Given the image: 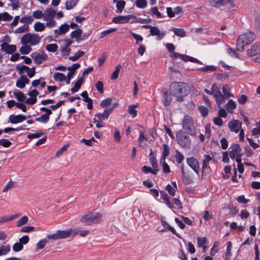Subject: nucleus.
Instances as JSON below:
<instances>
[{"mask_svg": "<svg viewBox=\"0 0 260 260\" xmlns=\"http://www.w3.org/2000/svg\"><path fill=\"white\" fill-rule=\"evenodd\" d=\"M188 85L182 82H173L169 86L170 93L176 97V100L180 102L184 101V98L189 93Z\"/></svg>", "mask_w": 260, "mask_h": 260, "instance_id": "f257e3e1", "label": "nucleus"}, {"mask_svg": "<svg viewBox=\"0 0 260 260\" xmlns=\"http://www.w3.org/2000/svg\"><path fill=\"white\" fill-rule=\"evenodd\" d=\"M255 39V35L251 31L245 32L241 35L238 38L237 42V49L238 51H243L244 47L251 43Z\"/></svg>", "mask_w": 260, "mask_h": 260, "instance_id": "f03ea898", "label": "nucleus"}, {"mask_svg": "<svg viewBox=\"0 0 260 260\" xmlns=\"http://www.w3.org/2000/svg\"><path fill=\"white\" fill-rule=\"evenodd\" d=\"M102 214L100 213L88 212L82 216L80 221L87 225H91L94 223H99L101 222Z\"/></svg>", "mask_w": 260, "mask_h": 260, "instance_id": "7ed1b4c3", "label": "nucleus"}, {"mask_svg": "<svg viewBox=\"0 0 260 260\" xmlns=\"http://www.w3.org/2000/svg\"><path fill=\"white\" fill-rule=\"evenodd\" d=\"M182 128L187 134L190 136H194L195 134V127L193 125L192 118L189 115H185L182 121Z\"/></svg>", "mask_w": 260, "mask_h": 260, "instance_id": "20e7f679", "label": "nucleus"}, {"mask_svg": "<svg viewBox=\"0 0 260 260\" xmlns=\"http://www.w3.org/2000/svg\"><path fill=\"white\" fill-rule=\"evenodd\" d=\"M176 139L178 143L181 147L185 149H188L191 145V141L190 138L185 134V133L180 130L177 132Z\"/></svg>", "mask_w": 260, "mask_h": 260, "instance_id": "39448f33", "label": "nucleus"}, {"mask_svg": "<svg viewBox=\"0 0 260 260\" xmlns=\"http://www.w3.org/2000/svg\"><path fill=\"white\" fill-rule=\"evenodd\" d=\"M171 57L174 59L180 58L182 60L187 62L189 61L192 62H194L199 64H202V62L199 59L193 58L191 56L185 54H181L179 53L174 52L171 54Z\"/></svg>", "mask_w": 260, "mask_h": 260, "instance_id": "423d86ee", "label": "nucleus"}, {"mask_svg": "<svg viewBox=\"0 0 260 260\" xmlns=\"http://www.w3.org/2000/svg\"><path fill=\"white\" fill-rule=\"evenodd\" d=\"M15 69L18 71V73L20 75L23 74L22 70H25L27 72V75L29 78L33 77L36 74V67H32L30 69L26 66L18 64L16 66Z\"/></svg>", "mask_w": 260, "mask_h": 260, "instance_id": "0eeeda50", "label": "nucleus"}, {"mask_svg": "<svg viewBox=\"0 0 260 260\" xmlns=\"http://www.w3.org/2000/svg\"><path fill=\"white\" fill-rule=\"evenodd\" d=\"M31 56L37 64H40L48 59V56L43 51L41 53H33Z\"/></svg>", "mask_w": 260, "mask_h": 260, "instance_id": "6e6552de", "label": "nucleus"}, {"mask_svg": "<svg viewBox=\"0 0 260 260\" xmlns=\"http://www.w3.org/2000/svg\"><path fill=\"white\" fill-rule=\"evenodd\" d=\"M187 165L194 171V172L198 174L199 173L200 166L199 162L197 158L194 157H190L186 158Z\"/></svg>", "mask_w": 260, "mask_h": 260, "instance_id": "1a4fd4ad", "label": "nucleus"}, {"mask_svg": "<svg viewBox=\"0 0 260 260\" xmlns=\"http://www.w3.org/2000/svg\"><path fill=\"white\" fill-rule=\"evenodd\" d=\"M114 107H106L103 113H99L95 115V117H97L100 120H104L107 119L110 114L113 111Z\"/></svg>", "mask_w": 260, "mask_h": 260, "instance_id": "9d476101", "label": "nucleus"}, {"mask_svg": "<svg viewBox=\"0 0 260 260\" xmlns=\"http://www.w3.org/2000/svg\"><path fill=\"white\" fill-rule=\"evenodd\" d=\"M1 49L3 51L6 52L8 54H12L17 49L15 45H9L7 42L3 43L1 45Z\"/></svg>", "mask_w": 260, "mask_h": 260, "instance_id": "9b49d317", "label": "nucleus"}, {"mask_svg": "<svg viewBox=\"0 0 260 260\" xmlns=\"http://www.w3.org/2000/svg\"><path fill=\"white\" fill-rule=\"evenodd\" d=\"M26 119V116L23 115H11L9 117V121L11 123L16 124L20 123L25 120Z\"/></svg>", "mask_w": 260, "mask_h": 260, "instance_id": "f8f14e48", "label": "nucleus"}, {"mask_svg": "<svg viewBox=\"0 0 260 260\" xmlns=\"http://www.w3.org/2000/svg\"><path fill=\"white\" fill-rule=\"evenodd\" d=\"M228 125L231 131L236 133H238L239 129L241 128V123L238 120H233Z\"/></svg>", "mask_w": 260, "mask_h": 260, "instance_id": "ddd939ff", "label": "nucleus"}, {"mask_svg": "<svg viewBox=\"0 0 260 260\" xmlns=\"http://www.w3.org/2000/svg\"><path fill=\"white\" fill-rule=\"evenodd\" d=\"M260 53V45L254 44L251 47L250 49L247 51V54L249 56H255Z\"/></svg>", "mask_w": 260, "mask_h": 260, "instance_id": "4468645a", "label": "nucleus"}, {"mask_svg": "<svg viewBox=\"0 0 260 260\" xmlns=\"http://www.w3.org/2000/svg\"><path fill=\"white\" fill-rule=\"evenodd\" d=\"M82 34V30L80 28H77L71 33L70 36L72 39L76 38L77 42H80L84 40L81 36Z\"/></svg>", "mask_w": 260, "mask_h": 260, "instance_id": "2eb2a0df", "label": "nucleus"}, {"mask_svg": "<svg viewBox=\"0 0 260 260\" xmlns=\"http://www.w3.org/2000/svg\"><path fill=\"white\" fill-rule=\"evenodd\" d=\"M162 103L165 106H168L170 105L172 102V96L169 94L168 91L167 89L162 91Z\"/></svg>", "mask_w": 260, "mask_h": 260, "instance_id": "dca6fc26", "label": "nucleus"}, {"mask_svg": "<svg viewBox=\"0 0 260 260\" xmlns=\"http://www.w3.org/2000/svg\"><path fill=\"white\" fill-rule=\"evenodd\" d=\"M150 35L152 36H157L158 40L161 39L165 36V34L163 32H160L158 28L156 26H152L150 30Z\"/></svg>", "mask_w": 260, "mask_h": 260, "instance_id": "f3484780", "label": "nucleus"}, {"mask_svg": "<svg viewBox=\"0 0 260 260\" xmlns=\"http://www.w3.org/2000/svg\"><path fill=\"white\" fill-rule=\"evenodd\" d=\"M205 159L203 161L202 168V176L205 174V169L210 168L208 165V162L212 160V158L209 154H205L204 155Z\"/></svg>", "mask_w": 260, "mask_h": 260, "instance_id": "a211bd4d", "label": "nucleus"}, {"mask_svg": "<svg viewBox=\"0 0 260 260\" xmlns=\"http://www.w3.org/2000/svg\"><path fill=\"white\" fill-rule=\"evenodd\" d=\"M59 239H65L69 237L72 235V229H69L67 230H58L57 231Z\"/></svg>", "mask_w": 260, "mask_h": 260, "instance_id": "6ab92c4d", "label": "nucleus"}, {"mask_svg": "<svg viewBox=\"0 0 260 260\" xmlns=\"http://www.w3.org/2000/svg\"><path fill=\"white\" fill-rule=\"evenodd\" d=\"M56 12L52 9H47L43 15V19L45 20H48L49 19H53L55 16Z\"/></svg>", "mask_w": 260, "mask_h": 260, "instance_id": "aec40b11", "label": "nucleus"}, {"mask_svg": "<svg viewBox=\"0 0 260 260\" xmlns=\"http://www.w3.org/2000/svg\"><path fill=\"white\" fill-rule=\"evenodd\" d=\"M83 80L84 78L83 77L78 79L77 81L75 83L74 86L71 89L72 93H75L79 90L83 83Z\"/></svg>", "mask_w": 260, "mask_h": 260, "instance_id": "412c9836", "label": "nucleus"}, {"mask_svg": "<svg viewBox=\"0 0 260 260\" xmlns=\"http://www.w3.org/2000/svg\"><path fill=\"white\" fill-rule=\"evenodd\" d=\"M161 224L166 229H168L169 230V231H170L173 234H174V235H175L177 237H178L179 238H181V236H180L179 234H178L176 230L174 229V228L172 227L171 226H170L169 223L166 222L165 220H161Z\"/></svg>", "mask_w": 260, "mask_h": 260, "instance_id": "4be33fe9", "label": "nucleus"}, {"mask_svg": "<svg viewBox=\"0 0 260 260\" xmlns=\"http://www.w3.org/2000/svg\"><path fill=\"white\" fill-rule=\"evenodd\" d=\"M150 163L151 165V166L153 168V170L158 169L157 160L156 159V157L154 154L152 149L150 150Z\"/></svg>", "mask_w": 260, "mask_h": 260, "instance_id": "5701e85b", "label": "nucleus"}, {"mask_svg": "<svg viewBox=\"0 0 260 260\" xmlns=\"http://www.w3.org/2000/svg\"><path fill=\"white\" fill-rule=\"evenodd\" d=\"M112 22L117 24H121L127 23V18L126 16L119 15L113 18Z\"/></svg>", "mask_w": 260, "mask_h": 260, "instance_id": "b1692460", "label": "nucleus"}, {"mask_svg": "<svg viewBox=\"0 0 260 260\" xmlns=\"http://www.w3.org/2000/svg\"><path fill=\"white\" fill-rule=\"evenodd\" d=\"M20 216L19 214H16L11 216H5L0 217V223L6 222L10 220H14Z\"/></svg>", "mask_w": 260, "mask_h": 260, "instance_id": "393cba45", "label": "nucleus"}, {"mask_svg": "<svg viewBox=\"0 0 260 260\" xmlns=\"http://www.w3.org/2000/svg\"><path fill=\"white\" fill-rule=\"evenodd\" d=\"M232 247V243L228 241L226 243V250L224 257V260H230L232 255L231 251Z\"/></svg>", "mask_w": 260, "mask_h": 260, "instance_id": "a878e982", "label": "nucleus"}, {"mask_svg": "<svg viewBox=\"0 0 260 260\" xmlns=\"http://www.w3.org/2000/svg\"><path fill=\"white\" fill-rule=\"evenodd\" d=\"M209 3L212 7L219 8L225 4V0H209Z\"/></svg>", "mask_w": 260, "mask_h": 260, "instance_id": "bb28decb", "label": "nucleus"}, {"mask_svg": "<svg viewBox=\"0 0 260 260\" xmlns=\"http://www.w3.org/2000/svg\"><path fill=\"white\" fill-rule=\"evenodd\" d=\"M182 182L185 185H189L193 182L192 179L187 173H183L181 175Z\"/></svg>", "mask_w": 260, "mask_h": 260, "instance_id": "cd10ccee", "label": "nucleus"}, {"mask_svg": "<svg viewBox=\"0 0 260 260\" xmlns=\"http://www.w3.org/2000/svg\"><path fill=\"white\" fill-rule=\"evenodd\" d=\"M169 147L168 145L166 144H163V151L162 153V156L160 158V162L161 163L162 159H165L169 155Z\"/></svg>", "mask_w": 260, "mask_h": 260, "instance_id": "c85d7f7f", "label": "nucleus"}, {"mask_svg": "<svg viewBox=\"0 0 260 260\" xmlns=\"http://www.w3.org/2000/svg\"><path fill=\"white\" fill-rule=\"evenodd\" d=\"M236 107V105L232 100H230L226 105V109L229 113H232Z\"/></svg>", "mask_w": 260, "mask_h": 260, "instance_id": "c756f323", "label": "nucleus"}, {"mask_svg": "<svg viewBox=\"0 0 260 260\" xmlns=\"http://www.w3.org/2000/svg\"><path fill=\"white\" fill-rule=\"evenodd\" d=\"M198 70L204 72H214L217 70V68L212 65L205 66L202 68L198 69Z\"/></svg>", "mask_w": 260, "mask_h": 260, "instance_id": "7c9ffc66", "label": "nucleus"}, {"mask_svg": "<svg viewBox=\"0 0 260 260\" xmlns=\"http://www.w3.org/2000/svg\"><path fill=\"white\" fill-rule=\"evenodd\" d=\"M31 38L32 34L30 33L25 34L21 39L22 44L23 45H26L28 43L30 44Z\"/></svg>", "mask_w": 260, "mask_h": 260, "instance_id": "2f4dec72", "label": "nucleus"}, {"mask_svg": "<svg viewBox=\"0 0 260 260\" xmlns=\"http://www.w3.org/2000/svg\"><path fill=\"white\" fill-rule=\"evenodd\" d=\"M54 79L56 81L62 82L66 80V76L61 73L54 74Z\"/></svg>", "mask_w": 260, "mask_h": 260, "instance_id": "473e14b6", "label": "nucleus"}, {"mask_svg": "<svg viewBox=\"0 0 260 260\" xmlns=\"http://www.w3.org/2000/svg\"><path fill=\"white\" fill-rule=\"evenodd\" d=\"M222 91L223 93V96L226 99H228L232 96V93L230 92V88L226 84L223 86Z\"/></svg>", "mask_w": 260, "mask_h": 260, "instance_id": "72a5a7b5", "label": "nucleus"}, {"mask_svg": "<svg viewBox=\"0 0 260 260\" xmlns=\"http://www.w3.org/2000/svg\"><path fill=\"white\" fill-rule=\"evenodd\" d=\"M112 101V99L111 98H108L105 100H104L102 101L100 104V106L102 108L106 107H114V106H111V104Z\"/></svg>", "mask_w": 260, "mask_h": 260, "instance_id": "f704fd0d", "label": "nucleus"}, {"mask_svg": "<svg viewBox=\"0 0 260 260\" xmlns=\"http://www.w3.org/2000/svg\"><path fill=\"white\" fill-rule=\"evenodd\" d=\"M142 172L145 173H151L154 175L157 174V172L159 171V169H152L151 168L148 167L146 166H144L142 168Z\"/></svg>", "mask_w": 260, "mask_h": 260, "instance_id": "c9c22d12", "label": "nucleus"}, {"mask_svg": "<svg viewBox=\"0 0 260 260\" xmlns=\"http://www.w3.org/2000/svg\"><path fill=\"white\" fill-rule=\"evenodd\" d=\"M125 2L122 0L117 1L116 7L117 9V12L120 13L122 12L125 6Z\"/></svg>", "mask_w": 260, "mask_h": 260, "instance_id": "e433bc0d", "label": "nucleus"}, {"mask_svg": "<svg viewBox=\"0 0 260 260\" xmlns=\"http://www.w3.org/2000/svg\"><path fill=\"white\" fill-rule=\"evenodd\" d=\"M198 245L199 247H203V250L206 248V246H204V244L207 243V238L206 237H198L197 238Z\"/></svg>", "mask_w": 260, "mask_h": 260, "instance_id": "4c0bfd02", "label": "nucleus"}, {"mask_svg": "<svg viewBox=\"0 0 260 260\" xmlns=\"http://www.w3.org/2000/svg\"><path fill=\"white\" fill-rule=\"evenodd\" d=\"M78 0H67L66 3V8L67 10L72 9L76 5Z\"/></svg>", "mask_w": 260, "mask_h": 260, "instance_id": "58836bf2", "label": "nucleus"}, {"mask_svg": "<svg viewBox=\"0 0 260 260\" xmlns=\"http://www.w3.org/2000/svg\"><path fill=\"white\" fill-rule=\"evenodd\" d=\"M85 54L84 52L83 51L79 50L77 52L75 55L73 56H70L69 59L72 61H75L77 60L79 58H80L81 56L84 55Z\"/></svg>", "mask_w": 260, "mask_h": 260, "instance_id": "ea45409f", "label": "nucleus"}, {"mask_svg": "<svg viewBox=\"0 0 260 260\" xmlns=\"http://www.w3.org/2000/svg\"><path fill=\"white\" fill-rule=\"evenodd\" d=\"M172 30L174 34L178 37H184L185 36V32L182 28H173Z\"/></svg>", "mask_w": 260, "mask_h": 260, "instance_id": "a19ab883", "label": "nucleus"}, {"mask_svg": "<svg viewBox=\"0 0 260 260\" xmlns=\"http://www.w3.org/2000/svg\"><path fill=\"white\" fill-rule=\"evenodd\" d=\"M28 31V25L24 24L15 29L16 34H21Z\"/></svg>", "mask_w": 260, "mask_h": 260, "instance_id": "79ce46f5", "label": "nucleus"}, {"mask_svg": "<svg viewBox=\"0 0 260 260\" xmlns=\"http://www.w3.org/2000/svg\"><path fill=\"white\" fill-rule=\"evenodd\" d=\"M121 68V66L120 64H118L116 67L115 71L112 74V75L111 77V79L115 80V79H117Z\"/></svg>", "mask_w": 260, "mask_h": 260, "instance_id": "37998d69", "label": "nucleus"}, {"mask_svg": "<svg viewBox=\"0 0 260 260\" xmlns=\"http://www.w3.org/2000/svg\"><path fill=\"white\" fill-rule=\"evenodd\" d=\"M0 21H10L12 19L13 17L8 12H4L0 13Z\"/></svg>", "mask_w": 260, "mask_h": 260, "instance_id": "c03bdc74", "label": "nucleus"}, {"mask_svg": "<svg viewBox=\"0 0 260 260\" xmlns=\"http://www.w3.org/2000/svg\"><path fill=\"white\" fill-rule=\"evenodd\" d=\"M58 46L56 44H50L46 46V49L51 52H55L57 51Z\"/></svg>", "mask_w": 260, "mask_h": 260, "instance_id": "a18cd8bd", "label": "nucleus"}, {"mask_svg": "<svg viewBox=\"0 0 260 260\" xmlns=\"http://www.w3.org/2000/svg\"><path fill=\"white\" fill-rule=\"evenodd\" d=\"M212 90V95L213 96H217L218 95H220L221 94L219 88L217 87L215 84H213L211 87Z\"/></svg>", "mask_w": 260, "mask_h": 260, "instance_id": "49530a36", "label": "nucleus"}, {"mask_svg": "<svg viewBox=\"0 0 260 260\" xmlns=\"http://www.w3.org/2000/svg\"><path fill=\"white\" fill-rule=\"evenodd\" d=\"M11 250V247L10 245H2L0 247V252L2 255H6Z\"/></svg>", "mask_w": 260, "mask_h": 260, "instance_id": "de8ad7c7", "label": "nucleus"}, {"mask_svg": "<svg viewBox=\"0 0 260 260\" xmlns=\"http://www.w3.org/2000/svg\"><path fill=\"white\" fill-rule=\"evenodd\" d=\"M135 4L137 7L141 9L146 7L147 5V2L146 0H136Z\"/></svg>", "mask_w": 260, "mask_h": 260, "instance_id": "09e8293b", "label": "nucleus"}, {"mask_svg": "<svg viewBox=\"0 0 260 260\" xmlns=\"http://www.w3.org/2000/svg\"><path fill=\"white\" fill-rule=\"evenodd\" d=\"M40 38L38 34H32V38L31 39L30 45H35L38 44L40 42Z\"/></svg>", "mask_w": 260, "mask_h": 260, "instance_id": "8fccbe9b", "label": "nucleus"}, {"mask_svg": "<svg viewBox=\"0 0 260 260\" xmlns=\"http://www.w3.org/2000/svg\"><path fill=\"white\" fill-rule=\"evenodd\" d=\"M137 106L132 105L128 107V112L132 115L133 117H135L137 116V111L136 110V107Z\"/></svg>", "mask_w": 260, "mask_h": 260, "instance_id": "3c124183", "label": "nucleus"}, {"mask_svg": "<svg viewBox=\"0 0 260 260\" xmlns=\"http://www.w3.org/2000/svg\"><path fill=\"white\" fill-rule=\"evenodd\" d=\"M14 95L16 96L17 100L20 102H24L26 99L24 94L20 91L14 92Z\"/></svg>", "mask_w": 260, "mask_h": 260, "instance_id": "603ef678", "label": "nucleus"}, {"mask_svg": "<svg viewBox=\"0 0 260 260\" xmlns=\"http://www.w3.org/2000/svg\"><path fill=\"white\" fill-rule=\"evenodd\" d=\"M34 28L37 31H42L45 29V27L43 23L38 22L35 24Z\"/></svg>", "mask_w": 260, "mask_h": 260, "instance_id": "864d4df0", "label": "nucleus"}, {"mask_svg": "<svg viewBox=\"0 0 260 260\" xmlns=\"http://www.w3.org/2000/svg\"><path fill=\"white\" fill-rule=\"evenodd\" d=\"M31 50V48L29 45H25L22 47L20 49V52L22 54H28L30 51Z\"/></svg>", "mask_w": 260, "mask_h": 260, "instance_id": "5fc2aeb1", "label": "nucleus"}, {"mask_svg": "<svg viewBox=\"0 0 260 260\" xmlns=\"http://www.w3.org/2000/svg\"><path fill=\"white\" fill-rule=\"evenodd\" d=\"M69 30V25L66 23L61 25L59 27V31L58 34L62 35L68 32Z\"/></svg>", "mask_w": 260, "mask_h": 260, "instance_id": "6e6d98bb", "label": "nucleus"}, {"mask_svg": "<svg viewBox=\"0 0 260 260\" xmlns=\"http://www.w3.org/2000/svg\"><path fill=\"white\" fill-rule=\"evenodd\" d=\"M50 119V117H48L45 114L42 115L41 117L36 118L35 120L43 123H47Z\"/></svg>", "mask_w": 260, "mask_h": 260, "instance_id": "4d7b16f0", "label": "nucleus"}, {"mask_svg": "<svg viewBox=\"0 0 260 260\" xmlns=\"http://www.w3.org/2000/svg\"><path fill=\"white\" fill-rule=\"evenodd\" d=\"M231 150L232 151H234L235 153L239 154V153H241V148L240 147V146L238 143H235L233 144L231 147Z\"/></svg>", "mask_w": 260, "mask_h": 260, "instance_id": "13d9d810", "label": "nucleus"}, {"mask_svg": "<svg viewBox=\"0 0 260 260\" xmlns=\"http://www.w3.org/2000/svg\"><path fill=\"white\" fill-rule=\"evenodd\" d=\"M129 32L132 35L133 37L136 40V44H139L140 42H142L143 41V38L141 35L136 34L132 31H130Z\"/></svg>", "mask_w": 260, "mask_h": 260, "instance_id": "bf43d9fd", "label": "nucleus"}, {"mask_svg": "<svg viewBox=\"0 0 260 260\" xmlns=\"http://www.w3.org/2000/svg\"><path fill=\"white\" fill-rule=\"evenodd\" d=\"M175 158L178 164L181 163L184 159L183 155L178 150L176 151Z\"/></svg>", "mask_w": 260, "mask_h": 260, "instance_id": "052dcab7", "label": "nucleus"}, {"mask_svg": "<svg viewBox=\"0 0 260 260\" xmlns=\"http://www.w3.org/2000/svg\"><path fill=\"white\" fill-rule=\"evenodd\" d=\"M28 220V218L26 216H23L21 219H20L17 222V226H21L25 224H26Z\"/></svg>", "mask_w": 260, "mask_h": 260, "instance_id": "680f3d73", "label": "nucleus"}, {"mask_svg": "<svg viewBox=\"0 0 260 260\" xmlns=\"http://www.w3.org/2000/svg\"><path fill=\"white\" fill-rule=\"evenodd\" d=\"M33 20L34 19L31 16L22 17L20 20L21 22L24 23L25 24L27 23V24L28 25L29 23H31Z\"/></svg>", "mask_w": 260, "mask_h": 260, "instance_id": "e2e57ef3", "label": "nucleus"}, {"mask_svg": "<svg viewBox=\"0 0 260 260\" xmlns=\"http://www.w3.org/2000/svg\"><path fill=\"white\" fill-rule=\"evenodd\" d=\"M48 241L45 239L41 240L36 245V246L38 249H42L44 248L45 245H46Z\"/></svg>", "mask_w": 260, "mask_h": 260, "instance_id": "0e129e2a", "label": "nucleus"}, {"mask_svg": "<svg viewBox=\"0 0 260 260\" xmlns=\"http://www.w3.org/2000/svg\"><path fill=\"white\" fill-rule=\"evenodd\" d=\"M23 246L21 245L19 242L15 243L13 246V250L15 252H19L22 250Z\"/></svg>", "mask_w": 260, "mask_h": 260, "instance_id": "69168bd1", "label": "nucleus"}, {"mask_svg": "<svg viewBox=\"0 0 260 260\" xmlns=\"http://www.w3.org/2000/svg\"><path fill=\"white\" fill-rule=\"evenodd\" d=\"M165 188L171 196L173 197L175 195L176 190L171 185L168 184Z\"/></svg>", "mask_w": 260, "mask_h": 260, "instance_id": "338daca9", "label": "nucleus"}, {"mask_svg": "<svg viewBox=\"0 0 260 260\" xmlns=\"http://www.w3.org/2000/svg\"><path fill=\"white\" fill-rule=\"evenodd\" d=\"M95 88L101 93L104 92V85L101 81H99L95 84Z\"/></svg>", "mask_w": 260, "mask_h": 260, "instance_id": "774afa93", "label": "nucleus"}]
</instances>
